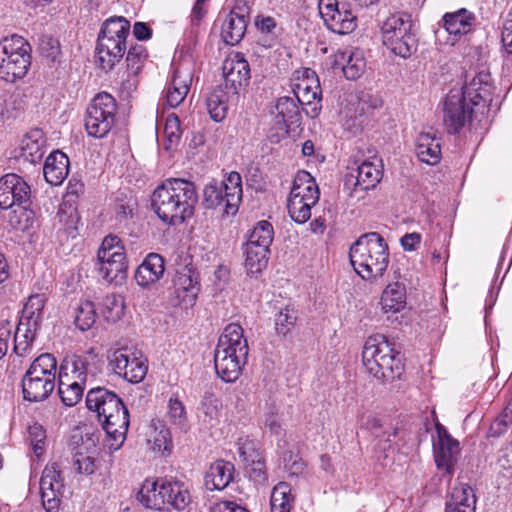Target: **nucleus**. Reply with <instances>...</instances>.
Masks as SVG:
<instances>
[{
  "instance_id": "f257e3e1",
  "label": "nucleus",
  "mask_w": 512,
  "mask_h": 512,
  "mask_svg": "<svg viewBox=\"0 0 512 512\" xmlns=\"http://www.w3.org/2000/svg\"><path fill=\"white\" fill-rule=\"evenodd\" d=\"M86 407L96 413L99 422L108 437V446L118 450L124 443L129 427L128 409L120 397L104 388H91L86 395Z\"/></svg>"
},
{
  "instance_id": "f03ea898",
  "label": "nucleus",
  "mask_w": 512,
  "mask_h": 512,
  "mask_svg": "<svg viewBox=\"0 0 512 512\" xmlns=\"http://www.w3.org/2000/svg\"><path fill=\"white\" fill-rule=\"evenodd\" d=\"M198 201L193 182L170 178L158 186L152 195V207L165 223L181 224L194 213Z\"/></svg>"
},
{
  "instance_id": "7ed1b4c3",
  "label": "nucleus",
  "mask_w": 512,
  "mask_h": 512,
  "mask_svg": "<svg viewBox=\"0 0 512 512\" xmlns=\"http://www.w3.org/2000/svg\"><path fill=\"white\" fill-rule=\"evenodd\" d=\"M101 368V359L92 349L62 364L58 380V394L62 403L68 407L75 406L82 399L87 383L94 380Z\"/></svg>"
},
{
  "instance_id": "20e7f679",
  "label": "nucleus",
  "mask_w": 512,
  "mask_h": 512,
  "mask_svg": "<svg viewBox=\"0 0 512 512\" xmlns=\"http://www.w3.org/2000/svg\"><path fill=\"white\" fill-rule=\"evenodd\" d=\"M248 352L243 328L236 323L227 325L219 337L214 353L217 375L228 383L236 381L247 362Z\"/></svg>"
},
{
  "instance_id": "39448f33",
  "label": "nucleus",
  "mask_w": 512,
  "mask_h": 512,
  "mask_svg": "<svg viewBox=\"0 0 512 512\" xmlns=\"http://www.w3.org/2000/svg\"><path fill=\"white\" fill-rule=\"evenodd\" d=\"M351 265L364 280L381 277L389 263V251L383 237L370 232L361 235L349 251Z\"/></svg>"
},
{
  "instance_id": "423d86ee",
  "label": "nucleus",
  "mask_w": 512,
  "mask_h": 512,
  "mask_svg": "<svg viewBox=\"0 0 512 512\" xmlns=\"http://www.w3.org/2000/svg\"><path fill=\"white\" fill-rule=\"evenodd\" d=\"M362 363L367 373L383 381L400 378L404 369L399 353L383 334L367 338L362 351Z\"/></svg>"
},
{
  "instance_id": "0eeeda50",
  "label": "nucleus",
  "mask_w": 512,
  "mask_h": 512,
  "mask_svg": "<svg viewBox=\"0 0 512 512\" xmlns=\"http://www.w3.org/2000/svg\"><path fill=\"white\" fill-rule=\"evenodd\" d=\"M130 22L123 16L106 19L97 38L96 53L103 69H112L127 51Z\"/></svg>"
},
{
  "instance_id": "6e6552de",
  "label": "nucleus",
  "mask_w": 512,
  "mask_h": 512,
  "mask_svg": "<svg viewBox=\"0 0 512 512\" xmlns=\"http://www.w3.org/2000/svg\"><path fill=\"white\" fill-rule=\"evenodd\" d=\"M56 358L49 353L38 356L29 366L22 379L25 400L38 402L47 399L55 388Z\"/></svg>"
},
{
  "instance_id": "1a4fd4ad",
  "label": "nucleus",
  "mask_w": 512,
  "mask_h": 512,
  "mask_svg": "<svg viewBox=\"0 0 512 512\" xmlns=\"http://www.w3.org/2000/svg\"><path fill=\"white\" fill-rule=\"evenodd\" d=\"M31 65V46L20 35L5 36L0 40V80L14 83L22 79Z\"/></svg>"
},
{
  "instance_id": "9d476101",
  "label": "nucleus",
  "mask_w": 512,
  "mask_h": 512,
  "mask_svg": "<svg viewBox=\"0 0 512 512\" xmlns=\"http://www.w3.org/2000/svg\"><path fill=\"white\" fill-rule=\"evenodd\" d=\"M242 177L236 171L226 174L221 181L212 180L203 190L207 208L219 209L224 215H235L242 200Z\"/></svg>"
},
{
  "instance_id": "9b49d317",
  "label": "nucleus",
  "mask_w": 512,
  "mask_h": 512,
  "mask_svg": "<svg viewBox=\"0 0 512 512\" xmlns=\"http://www.w3.org/2000/svg\"><path fill=\"white\" fill-rule=\"evenodd\" d=\"M411 16L392 14L381 26L383 45L394 55L408 58L417 50V40L411 32Z\"/></svg>"
},
{
  "instance_id": "f8f14e48",
  "label": "nucleus",
  "mask_w": 512,
  "mask_h": 512,
  "mask_svg": "<svg viewBox=\"0 0 512 512\" xmlns=\"http://www.w3.org/2000/svg\"><path fill=\"white\" fill-rule=\"evenodd\" d=\"M319 188L315 179L307 171H299L293 181V186L287 200L290 218L304 224L311 217V209L319 201Z\"/></svg>"
},
{
  "instance_id": "ddd939ff",
  "label": "nucleus",
  "mask_w": 512,
  "mask_h": 512,
  "mask_svg": "<svg viewBox=\"0 0 512 512\" xmlns=\"http://www.w3.org/2000/svg\"><path fill=\"white\" fill-rule=\"evenodd\" d=\"M97 270L108 283L121 285L127 278L125 248L115 235L106 236L97 252Z\"/></svg>"
},
{
  "instance_id": "4468645a",
  "label": "nucleus",
  "mask_w": 512,
  "mask_h": 512,
  "mask_svg": "<svg viewBox=\"0 0 512 512\" xmlns=\"http://www.w3.org/2000/svg\"><path fill=\"white\" fill-rule=\"evenodd\" d=\"M108 365L115 374L130 383H140L148 370L147 359L141 352L127 347L109 353Z\"/></svg>"
},
{
  "instance_id": "2eb2a0df",
  "label": "nucleus",
  "mask_w": 512,
  "mask_h": 512,
  "mask_svg": "<svg viewBox=\"0 0 512 512\" xmlns=\"http://www.w3.org/2000/svg\"><path fill=\"white\" fill-rule=\"evenodd\" d=\"M116 109L115 98H93L85 119L88 135L94 138L105 137L114 124Z\"/></svg>"
},
{
  "instance_id": "dca6fc26",
  "label": "nucleus",
  "mask_w": 512,
  "mask_h": 512,
  "mask_svg": "<svg viewBox=\"0 0 512 512\" xmlns=\"http://www.w3.org/2000/svg\"><path fill=\"white\" fill-rule=\"evenodd\" d=\"M30 197L31 188L21 176L8 173L0 178V209H25Z\"/></svg>"
},
{
  "instance_id": "f3484780",
  "label": "nucleus",
  "mask_w": 512,
  "mask_h": 512,
  "mask_svg": "<svg viewBox=\"0 0 512 512\" xmlns=\"http://www.w3.org/2000/svg\"><path fill=\"white\" fill-rule=\"evenodd\" d=\"M318 9L325 26L334 33L345 35L357 27V17L344 6L339 8L337 0H319Z\"/></svg>"
},
{
  "instance_id": "a211bd4d",
  "label": "nucleus",
  "mask_w": 512,
  "mask_h": 512,
  "mask_svg": "<svg viewBox=\"0 0 512 512\" xmlns=\"http://www.w3.org/2000/svg\"><path fill=\"white\" fill-rule=\"evenodd\" d=\"M437 438L433 441V452L436 466L451 477L460 454L459 442L454 439L444 426L436 424Z\"/></svg>"
},
{
  "instance_id": "6ab92c4d",
  "label": "nucleus",
  "mask_w": 512,
  "mask_h": 512,
  "mask_svg": "<svg viewBox=\"0 0 512 512\" xmlns=\"http://www.w3.org/2000/svg\"><path fill=\"white\" fill-rule=\"evenodd\" d=\"M225 93L240 95L250 80V67L242 53H235L223 63Z\"/></svg>"
},
{
  "instance_id": "aec40b11",
  "label": "nucleus",
  "mask_w": 512,
  "mask_h": 512,
  "mask_svg": "<svg viewBox=\"0 0 512 512\" xmlns=\"http://www.w3.org/2000/svg\"><path fill=\"white\" fill-rule=\"evenodd\" d=\"M477 103L472 98H445L443 102V123L451 134L458 133L471 119L473 106Z\"/></svg>"
},
{
  "instance_id": "412c9836",
  "label": "nucleus",
  "mask_w": 512,
  "mask_h": 512,
  "mask_svg": "<svg viewBox=\"0 0 512 512\" xmlns=\"http://www.w3.org/2000/svg\"><path fill=\"white\" fill-rule=\"evenodd\" d=\"M63 482L60 472L53 465L44 468L40 479V493L43 508L47 512H55L59 508Z\"/></svg>"
},
{
  "instance_id": "4be33fe9",
  "label": "nucleus",
  "mask_w": 512,
  "mask_h": 512,
  "mask_svg": "<svg viewBox=\"0 0 512 512\" xmlns=\"http://www.w3.org/2000/svg\"><path fill=\"white\" fill-rule=\"evenodd\" d=\"M441 25L452 37V43L470 33L477 23L476 15L466 8L447 12L442 16Z\"/></svg>"
},
{
  "instance_id": "5701e85b",
  "label": "nucleus",
  "mask_w": 512,
  "mask_h": 512,
  "mask_svg": "<svg viewBox=\"0 0 512 512\" xmlns=\"http://www.w3.org/2000/svg\"><path fill=\"white\" fill-rule=\"evenodd\" d=\"M200 291L197 277L188 269L178 271L174 279V295L177 304L185 309L192 307Z\"/></svg>"
},
{
  "instance_id": "b1692460",
  "label": "nucleus",
  "mask_w": 512,
  "mask_h": 512,
  "mask_svg": "<svg viewBox=\"0 0 512 512\" xmlns=\"http://www.w3.org/2000/svg\"><path fill=\"white\" fill-rule=\"evenodd\" d=\"M335 65L341 67L349 80L358 79L366 69L364 53L360 49L346 48L335 53Z\"/></svg>"
},
{
  "instance_id": "393cba45",
  "label": "nucleus",
  "mask_w": 512,
  "mask_h": 512,
  "mask_svg": "<svg viewBox=\"0 0 512 512\" xmlns=\"http://www.w3.org/2000/svg\"><path fill=\"white\" fill-rule=\"evenodd\" d=\"M165 271L164 258L157 253L148 254L135 272V280L141 287L147 288L157 283Z\"/></svg>"
},
{
  "instance_id": "a878e982",
  "label": "nucleus",
  "mask_w": 512,
  "mask_h": 512,
  "mask_svg": "<svg viewBox=\"0 0 512 512\" xmlns=\"http://www.w3.org/2000/svg\"><path fill=\"white\" fill-rule=\"evenodd\" d=\"M383 176V165L382 160L373 157L371 160L362 162L357 168L355 178V188L361 191H366L374 188L381 180Z\"/></svg>"
},
{
  "instance_id": "bb28decb",
  "label": "nucleus",
  "mask_w": 512,
  "mask_h": 512,
  "mask_svg": "<svg viewBox=\"0 0 512 512\" xmlns=\"http://www.w3.org/2000/svg\"><path fill=\"white\" fill-rule=\"evenodd\" d=\"M294 96H321L322 90L318 75L309 68H302L294 72L291 83Z\"/></svg>"
},
{
  "instance_id": "cd10ccee",
  "label": "nucleus",
  "mask_w": 512,
  "mask_h": 512,
  "mask_svg": "<svg viewBox=\"0 0 512 512\" xmlns=\"http://www.w3.org/2000/svg\"><path fill=\"white\" fill-rule=\"evenodd\" d=\"M69 172V159L61 151L52 152L45 161L43 174L52 186L62 184Z\"/></svg>"
},
{
  "instance_id": "c85d7f7f",
  "label": "nucleus",
  "mask_w": 512,
  "mask_h": 512,
  "mask_svg": "<svg viewBox=\"0 0 512 512\" xmlns=\"http://www.w3.org/2000/svg\"><path fill=\"white\" fill-rule=\"evenodd\" d=\"M46 152V138L41 129L30 130L22 140L21 156L28 162L38 163Z\"/></svg>"
},
{
  "instance_id": "c756f323",
  "label": "nucleus",
  "mask_w": 512,
  "mask_h": 512,
  "mask_svg": "<svg viewBox=\"0 0 512 512\" xmlns=\"http://www.w3.org/2000/svg\"><path fill=\"white\" fill-rule=\"evenodd\" d=\"M246 27V17L233 9L227 14L222 23L221 37L226 44L236 45L244 37Z\"/></svg>"
},
{
  "instance_id": "7c9ffc66",
  "label": "nucleus",
  "mask_w": 512,
  "mask_h": 512,
  "mask_svg": "<svg viewBox=\"0 0 512 512\" xmlns=\"http://www.w3.org/2000/svg\"><path fill=\"white\" fill-rule=\"evenodd\" d=\"M234 466L232 463L218 460L214 462L205 475V486L208 490H223L233 480Z\"/></svg>"
},
{
  "instance_id": "2f4dec72",
  "label": "nucleus",
  "mask_w": 512,
  "mask_h": 512,
  "mask_svg": "<svg viewBox=\"0 0 512 512\" xmlns=\"http://www.w3.org/2000/svg\"><path fill=\"white\" fill-rule=\"evenodd\" d=\"M415 152L420 161L435 165L441 159V148L435 134L421 132L416 139Z\"/></svg>"
},
{
  "instance_id": "473e14b6",
  "label": "nucleus",
  "mask_w": 512,
  "mask_h": 512,
  "mask_svg": "<svg viewBox=\"0 0 512 512\" xmlns=\"http://www.w3.org/2000/svg\"><path fill=\"white\" fill-rule=\"evenodd\" d=\"M476 498L467 484L455 486L450 500L446 503V512H475Z\"/></svg>"
},
{
  "instance_id": "72a5a7b5",
  "label": "nucleus",
  "mask_w": 512,
  "mask_h": 512,
  "mask_svg": "<svg viewBox=\"0 0 512 512\" xmlns=\"http://www.w3.org/2000/svg\"><path fill=\"white\" fill-rule=\"evenodd\" d=\"M137 500L146 508L164 509V496L162 493V480L146 479L137 493Z\"/></svg>"
},
{
  "instance_id": "f704fd0d",
  "label": "nucleus",
  "mask_w": 512,
  "mask_h": 512,
  "mask_svg": "<svg viewBox=\"0 0 512 512\" xmlns=\"http://www.w3.org/2000/svg\"><path fill=\"white\" fill-rule=\"evenodd\" d=\"M162 493L164 506L170 505L178 511L184 510L191 501L188 490L179 482L162 480Z\"/></svg>"
},
{
  "instance_id": "c9c22d12",
  "label": "nucleus",
  "mask_w": 512,
  "mask_h": 512,
  "mask_svg": "<svg viewBox=\"0 0 512 512\" xmlns=\"http://www.w3.org/2000/svg\"><path fill=\"white\" fill-rule=\"evenodd\" d=\"M406 304V288L403 283L394 282L384 289L381 296L382 309L387 312L396 313L402 310Z\"/></svg>"
},
{
  "instance_id": "e433bc0d",
  "label": "nucleus",
  "mask_w": 512,
  "mask_h": 512,
  "mask_svg": "<svg viewBox=\"0 0 512 512\" xmlns=\"http://www.w3.org/2000/svg\"><path fill=\"white\" fill-rule=\"evenodd\" d=\"M245 268L249 274H258L266 268L268 264L270 249L255 246L254 244H245Z\"/></svg>"
},
{
  "instance_id": "4c0bfd02",
  "label": "nucleus",
  "mask_w": 512,
  "mask_h": 512,
  "mask_svg": "<svg viewBox=\"0 0 512 512\" xmlns=\"http://www.w3.org/2000/svg\"><path fill=\"white\" fill-rule=\"evenodd\" d=\"M167 418L175 432L187 433L190 425L184 404L177 398L171 397L168 402Z\"/></svg>"
},
{
  "instance_id": "58836bf2",
  "label": "nucleus",
  "mask_w": 512,
  "mask_h": 512,
  "mask_svg": "<svg viewBox=\"0 0 512 512\" xmlns=\"http://www.w3.org/2000/svg\"><path fill=\"white\" fill-rule=\"evenodd\" d=\"M46 303L44 294H35L28 298L24 305L22 316L19 322H26L30 327H37L43 316V309Z\"/></svg>"
},
{
  "instance_id": "ea45409f",
  "label": "nucleus",
  "mask_w": 512,
  "mask_h": 512,
  "mask_svg": "<svg viewBox=\"0 0 512 512\" xmlns=\"http://www.w3.org/2000/svg\"><path fill=\"white\" fill-rule=\"evenodd\" d=\"M193 80L192 69L185 66L184 63L180 64L175 70L171 85L168 87L167 95L171 96L177 94L178 96H187L190 92Z\"/></svg>"
},
{
  "instance_id": "a19ab883",
  "label": "nucleus",
  "mask_w": 512,
  "mask_h": 512,
  "mask_svg": "<svg viewBox=\"0 0 512 512\" xmlns=\"http://www.w3.org/2000/svg\"><path fill=\"white\" fill-rule=\"evenodd\" d=\"M495 93L490 72H479L463 87L462 96H483Z\"/></svg>"
},
{
  "instance_id": "79ce46f5",
  "label": "nucleus",
  "mask_w": 512,
  "mask_h": 512,
  "mask_svg": "<svg viewBox=\"0 0 512 512\" xmlns=\"http://www.w3.org/2000/svg\"><path fill=\"white\" fill-rule=\"evenodd\" d=\"M37 327H30L26 322H19L14 333V352L18 356H26L33 344Z\"/></svg>"
},
{
  "instance_id": "37998d69",
  "label": "nucleus",
  "mask_w": 512,
  "mask_h": 512,
  "mask_svg": "<svg viewBox=\"0 0 512 512\" xmlns=\"http://www.w3.org/2000/svg\"><path fill=\"white\" fill-rule=\"evenodd\" d=\"M292 500L290 485L286 482L278 483L271 493V512H290Z\"/></svg>"
},
{
  "instance_id": "c03bdc74",
  "label": "nucleus",
  "mask_w": 512,
  "mask_h": 512,
  "mask_svg": "<svg viewBox=\"0 0 512 512\" xmlns=\"http://www.w3.org/2000/svg\"><path fill=\"white\" fill-rule=\"evenodd\" d=\"M125 304L121 295L108 294L101 303V313L109 322L118 321L124 314Z\"/></svg>"
},
{
  "instance_id": "a18cd8bd",
  "label": "nucleus",
  "mask_w": 512,
  "mask_h": 512,
  "mask_svg": "<svg viewBox=\"0 0 512 512\" xmlns=\"http://www.w3.org/2000/svg\"><path fill=\"white\" fill-rule=\"evenodd\" d=\"M274 231L271 223L266 220L259 221L252 229L246 244H254L258 247L270 249Z\"/></svg>"
},
{
  "instance_id": "49530a36",
  "label": "nucleus",
  "mask_w": 512,
  "mask_h": 512,
  "mask_svg": "<svg viewBox=\"0 0 512 512\" xmlns=\"http://www.w3.org/2000/svg\"><path fill=\"white\" fill-rule=\"evenodd\" d=\"M297 310L292 306H285L275 316V330L278 335L286 336L296 324Z\"/></svg>"
},
{
  "instance_id": "de8ad7c7",
  "label": "nucleus",
  "mask_w": 512,
  "mask_h": 512,
  "mask_svg": "<svg viewBox=\"0 0 512 512\" xmlns=\"http://www.w3.org/2000/svg\"><path fill=\"white\" fill-rule=\"evenodd\" d=\"M152 431L150 433V441L154 444V449L170 450L171 449V432L170 430L159 420L152 421Z\"/></svg>"
},
{
  "instance_id": "09e8293b",
  "label": "nucleus",
  "mask_w": 512,
  "mask_h": 512,
  "mask_svg": "<svg viewBox=\"0 0 512 512\" xmlns=\"http://www.w3.org/2000/svg\"><path fill=\"white\" fill-rule=\"evenodd\" d=\"M165 149L170 150L176 147L181 138L180 120L175 113L167 116L164 125Z\"/></svg>"
},
{
  "instance_id": "8fccbe9b",
  "label": "nucleus",
  "mask_w": 512,
  "mask_h": 512,
  "mask_svg": "<svg viewBox=\"0 0 512 512\" xmlns=\"http://www.w3.org/2000/svg\"><path fill=\"white\" fill-rule=\"evenodd\" d=\"M96 321L95 306L91 301H83L76 310L75 324L82 330L86 331L92 327Z\"/></svg>"
},
{
  "instance_id": "3c124183",
  "label": "nucleus",
  "mask_w": 512,
  "mask_h": 512,
  "mask_svg": "<svg viewBox=\"0 0 512 512\" xmlns=\"http://www.w3.org/2000/svg\"><path fill=\"white\" fill-rule=\"evenodd\" d=\"M220 401L213 394H206L200 405V413L203 415V421L210 425H214L220 416Z\"/></svg>"
},
{
  "instance_id": "603ef678",
  "label": "nucleus",
  "mask_w": 512,
  "mask_h": 512,
  "mask_svg": "<svg viewBox=\"0 0 512 512\" xmlns=\"http://www.w3.org/2000/svg\"><path fill=\"white\" fill-rule=\"evenodd\" d=\"M238 453L244 463L257 462L260 459L261 453L258 448V443L250 439L248 436L240 437L237 442Z\"/></svg>"
},
{
  "instance_id": "864d4df0",
  "label": "nucleus",
  "mask_w": 512,
  "mask_h": 512,
  "mask_svg": "<svg viewBox=\"0 0 512 512\" xmlns=\"http://www.w3.org/2000/svg\"><path fill=\"white\" fill-rule=\"evenodd\" d=\"M302 98H277L275 104L278 117L288 120L293 119L299 112V105H304Z\"/></svg>"
},
{
  "instance_id": "5fc2aeb1",
  "label": "nucleus",
  "mask_w": 512,
  "mask_h": 512,
  "mask_svg": "<svg viewBox=\"0 0 512 512\" xmlns=\"http://www.w3.org/2000/svg\"><path fill=\"white\" fill-rule=\"evenodd\" d=\"M147 56L146 48L142 44L132 45L127 52L126 69L140 73Z\"/></svg>"
},
{
  "instance_id": "6e6d98bb",
  "label": "nucleus",
  "mask_w": 512,
  "mask_h": 512,
  "mask_svg": "<svg viewBox=\"0 0 512 512\" xmlns=\"http://www.w3.org/2000/svg\"><path fill=\"white\" fill-rule=\"evenodd\" d=\"M39 50L44 57L55 61L61 53L60 42L51 35H43L39 41Z\"/></svg>"
},
{
  "instance_id": "4d7b16f0",
  "label": "nucleus",
  "mask_w": 512,
  "mask_h": 512,
  "mask_svg": "<svg viewBox=\"0 0 512 512\" xmlns=\"http://www.w3.org/2000/svg\"><path fill=\"white\" fill-rule=\"evenodd\" d=\"M206 106L211 119L215 122L222 121L227 115V98H207Z\"/></svg>"
},
{
  "instance_id": "13d9d810",
  "label": "nucleus",
  "mask_w": 512,
  "mask_h": 512,
  "mask_svg": "<svg viewBox=\"0 0 512 512\" xmlns=\"http://www.w3.org/2000/svg\"><path fill=\"white\" fill-rule=\"evenodd\" d=\"M139 85V72L126 69L120 76L118 92L130 95L137 90Z\"/></svg>"
},
{
  "instance_id": "bf43d9fd",
  "label": "nucleus",
  "mask_w": 512,
  "mask_h": 512,
  "mask_svg": "<svg viewBox=\"0 0 512 512\" xmlns=\"http://www.w3.org/2000/svg\"><path fill=\"white\" fill-rule=\"evenodd\" d=\"M57 218L59 223L62 224L68 232L77 228L79 216L76 208L72 206L67 207L66 205L61 206L57 213Z\"/></svg>"
},
{
  "instance_id": "052dcab7",
  "label": "nucleus",
  "mask_w": 512,
  "mask_h": 512,
  "mask_svg": "<svg viewBox=\"0 0 512 512\" xmlns=\"http://www.w3.org/2000/svg\"><path fill=\"white\" fill-rule=\"evenodd\" d=\"M73 467L79 474L91 475L95 471L94 458L91 455L77 451L73 456Z\"/></svg>"
},
{
  "instance_id": "680f3d73",
  "label": "nucleus",
  "mask_w": 512,
  "mask_h": 512,
  "mask_svg": "<svg viewBox=\"0 0 512 512\" xmlns=\"http://www.w3.org/2000/svg\"><path fill=\"white\" fill-rule=\"evenodd\" d=\"M31 446L37 456H40L44 449L46 433L39 424H34L28 430Z\"/></svg>"
},
{
  "instance_id": "e2e57ef3",
  "label": "nucleus",
  "mask_w": 512,
  "mask_h": 512,
  "mask_svg": "<svg viewBox=\"0 0 512 512\" xmlns=\"http://www.w3.org/2000/svg\"><path fill=\"white\" fill-rule=\"evenodd\" d=\"M396 431H384L380 437H375L377 442L375 444V452L378 453V457H387V452L393 448V441L391 437H395Z\"/></svg>"
},
{
  "instance_id": "0e129e2a",
  "label": "nucleus",
  "mask_w": 512,
  "mask_h": 512,
  "mask_svg": "<svg viewBox=\"0 0 512 512\" xmlns=\"http://www.w3.org/2000/svg\"><path fill=\"white\" fill-rule=\"evenodd\" d=\"M288 135V124L287 120L280 117H276L275 126L272 127L268 132V138L273 143H279L282 139Z\"/></svg>"
},
{
  "instance_id": "69168bd1",
  "label": "nucleus",
  "mask_w": 512,
  "mask_h": 512,
  "mask_svg": "<svg viewBox=\"0 0 512 512\" xmlns=\"http://www.w3.org/2000/svg\"><path fill=\"white\" fill-rule=\"evenodd\" d=\"M245 465L247 473L255 482L261 483L266 480L265 465L262 457L257 459V462H248Z\"/></svg>"
},
{
  "instance_id": "338daca9",
  "label": "nucleus",
  "mask_w": 512,
  "mask_h": 512,
  "mask_svg": "<svg viewBox=\"0 0 512 512\" xmlns=\"http://www.w3.org/2000/svg\"><path fill=\"white\" fill-rule=\"evenodd\" d=\"M12 329L13 325L8 321L0 323V359L3 358L8 351Z\"/></svg>"
},
{
  "instance_id": "774afa93",
  "label": "nucleus",
  "mask_w": 512,
  "mask_h": 512,
  "mask_svg": "<svg viewBox=\"0 0 512 512\" xmlns=\"http://www.w3.org/2000/svg\"><path fill=\"white\" fill-rule=\"evenodd\" d=\"M502 42L508 52L512 54V8L503 25Z\"/></svg>"
}]
</instances>
